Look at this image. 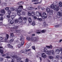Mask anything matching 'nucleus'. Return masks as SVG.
<instances>
[{"mask_svg": "<svg viewBox=\"0 0 62 62\" xmlns=\"http://www.w3.org/2000/svg\"><path fill=\"white\" fill-rule=\"evenodd\" d=\"M2 57H5L6 56L5 55V54H3V55H2Z\"/></svg>", "mask_w": 62, "mask_h": 62, "instance_id": "56", "label": "nucleus"}, {"mask_svg": "<svg viewBox=\"0 0 62 62\" xmlns=\"http://www.w3.org/2000/svg\"><path fill=\"white\" fill-rule=\"evenodd\" d=\"M31 16H33L35 15V12H32L31 13Z\"/></svg>", "mask_w": 62, "mask_h": 62, "instance_id": "28", "label": "nucleus"}, {"mask_svg": "<svg viewBox=\"0 0 62 62\" xmlns=\"http://www.w3.org/2000/svg\"><path fill=\"white\" fill-rule=\"evenodd\" d=\"M37 54L38 55H41V53H40V52H38L37 53Z\"/></svg>", "mask_w": 62, "mask_h": 62, "instance_id": "47", "label": "nucleus"}, {"mask_svg": "<svg viewBox=\"0 0 62 62\" xmlns=\"http://www.w3.org/2000/svg\"><path fill=\"white\" fill-rule=\"evenodd\" d=\"M15 38H14V39H10L9 41L10 42V43H11V42H12L13 41H14V39Z\"/></svg>", "mask_w": 62, "mask_h": 62, "instance_id": "26", "label": "nucleus"}, {"mask_svg": "<svg viewBox=\"0 0 62 62\" xmlns=\"http://www.w3.org/2000/svg\"><path fill=\"white\" fill-rule=\"evenodd\" d=\"M32 36H35V34H32L31 35Z\"/></svg>", "mask_w": 62, "mask_h": 62, "instance_id": "61", "label": "nucleus"}, {"mask_svg": "<svg viewBox=\"0 0 62 62\" xmlns=\"http://www.w3.org/2000/svg\"><path fill=\"white\" fill-rule=\"evenodd\" d=\"M34 17L35 19H37V17L36 16H34Z\"/></svg>", "mask_w": 62, "mask_h": 62, "instance_id": "58", "label": "nucleus"}, {"mask_svg": "<svg viewBox=\"0 0 62 62\" xmlns=\"http://www.w3.org/2000/svg\"><path fill=\"white\" fill-rule=\"evenodd\" d=\"M8 13L9 14V15H10V13H11V11L10 10H8Z\"/></svg>", "mask_w": 62, "mask_h": 62, "instance_id": "30", "label": "nucleus"}, {"mask_svg": "<svg viewBox=\"0 0 62 62\" xmlns=\"http://www.w3.org/2000/svg\"><path fill=\"white\" fill-rule=\"evenodd\" d=\"M60 51L59 49H57L56 50L55 52L57 54H58L60 53Z\"/></svg>", "mask_w": 62, "mask_h": 62, "instance_id": "18", "label": "nucleus"}, {"mask_svg": "<svg viewBox=\"0 0 62 62\" xmlns=\"http://www.w3.org/2000/svg\"><path fill=\"white\" fill-rule=\"evenodd\" d=\"M51 8H54V10H56V11H58L59 8V6H58L57 8L56 5H55L54 6L53 4H52L51 5Z\"/></svg>", "mask_w": 62, "mask_h": 62, "instance_id": "6", "label": "nucleus"}, {"mask_svg": "<svg viewBox=\"0 0 62 62\" xmlns=\"http://www.w3.org/2000/svg\"><path fill=\"white\" fill-rule=\"evenodd\" d=\"M7 38V39H8L9 38V35L8 34H7L6 35Z\"/></svg>", "mask_w": 62, "mask_h": 62, "instance_id": "43", "label": "nucleus"}, {"mask_svg": "<svg viewBox=\"0 0 62 62\" xmlns=\"http://www.w3.org/2000/svg\"><path fill=\"white\" fill-rule=\"evenodd\" d=\"M3 60V58L2 57H0V61H2Z\"/></svg>", "mask_w": 62, "mask_h": 62, "instance_id": "35", "label": "nucleus"}, {"mask_svg": "<svg viewBox=\"0 0 62 62\" xmlns=\"http://www.w3.org/2000/svg\"><path fill=\"white\" fill-rule=\"evenodd\" d=\"M23 17L21 16H20V17H19L18 18V20L17 19L15 20V23H18L19 22V23H21V24H22L23 23Z\"/></svg>", "mask_w": 62, "mask_h": 62, "instance_id": "5", "label": "nucleus"}, {"mask_svg": "<svg viewBox=\"0 0 62 62\" xmlns=\"http://www.w3.org/2000/svg\"><path fill=\"white\" fill-rule=\"evenodd\" d=\"M3 17H1L0 18V21H3Z\"/></svg>", "mask_w": 62, "mask_h": 62, "instance_id": "33", "label": "nucleus"}, {"mask_svg": "<svg viewBox=\"0 0 62 62\" xmlns=\"http://www.w3.org/2000/svg\"><path fill=\"white\" fill-rule=\"evenodd\" d=\"M8 9H9V8L8 7H6L5 8V9L6 10H8Z\"/></svg>", "mask_w": 62, "mask_h": 62, "instance_id": "48", "label": "nucleus"}, {"mask_svg": "<svg viewBox=\"0 0 62 62\" xmlns=\"http://www.w3.org/2000/svg\"><path fill=\"white\" fill-rule=\"evenodd\" d=\"M42 19H44L45 17L43 16H42Z\"/></svg>", "mask_w": 62, "mask_h": 62, "instance_id": "63", "label": "nucleus"}, {"mask_svg": "<svg viewBox=\"0 0 62 62\" xmlns=\"http://www.w3.org/2000/svg\"><path fill=\"white\" fill-rule=\"evenodd\" d=\"M8 53H6L5 54V56H8Z\"/></svg>", "mask_w": 62, "mask_h": 62, "instance_id": "52", "label": "nucleus"}, {"mask_svg": "<svg viewBox=\"0 0 62 62\" xmlns=\"http://www.w3.org/2000/svg\"><path fill=\"white\" fill-rule=\"evenodd\" d=\"M61 26V25H55V27H60V26Z\"/></svg>", "mask_w": 62, "mask_h": 62, "instance_id": "31", "label": "nucleus"}, {"mask_svg": "<svg viewBox=\"0 0 62 62\" xmlns=\"http://www.w3.org/2000/svg\"><path fill=\"white\" fill-rule=\"evenodd\" d=\"M36 15L37 16H38V17H39V16H41H41H42L41 13H39V11L36 12Z\"/></svg>", "mask_w": 62, "mask_h": 62, "instance_id": "10", "label": "nucleus"}, {"mask_svg": "<svg viewBox=\"0 0 62 62\" xmlns=\"http://www.w3.org/2000/svg\"><path fill=\"white\" fill-rule=\"evenodd\" d=\"M23 20L24 21H27V18L26 17H23Z\"/></svg>", "mask_w": 62, "mask_h": 62, "instance_id": "42", "label": "nucleus"}, {"mask_svg": "<svg viewBox=\"0 0 62 62\" xmlns=\"http://www.w3.org/2000/svg\"><path fill=\"white\" fill-rule=\"evenodd\" d=\"M46 10L48 13H49L50 11V9L48 8H46Z\"/></svg>", "mask_w": 62, "mask_h": 62, "instance_id": "20", "label": "nucleus"}, {"mask_svg": "<svg viewBox=\"0 0 62 62\" xmlns=\"http://www.w3.org/2000/svg\"><path fill=\"white\" fill-rule=\"evenodd\" d=\"M11 17L12 19L13 20V19H14V15H11Z\"/></svg>", "mask_w": 62, "mask_h": 62, "instance_id": "32", "label": "nucleus"}, {"mask_svg": "<svg viewBox=\"0 0 62 62\" xmlns=\"http://www.w3.org/2000/svg\"><path fill=\"white\" fill-rule=\"evenodd\" d=\"M21 38L20 40L21 41H22L21 43V45L20 44L18 43L17 44V46L18 48H20V47H21V46H22L24 44V37L23 36L22 37L21 36Z\"/></svg>", "mask_w": 62, "mask_h": 62, "instance_id": "3", "label": "nucleus"}, {"mask_svg": "<svg viewBox=\"0 0 62 62\" xmlns=\"http://www.w3.org/2000/svg\"><path fill=\"white\" fill-rule=\"evenodd\" d=\"M31 39L32 41H34V42L37 41V39L36 38H34V37H31Z\"/></svg>", "mask_w": 62, "mask_h": 62, "instance_id": "9", "label": "nucleus"}, {"mask_svg": "<svg viewBox=\"0 0 62 62\" xmlns=\"http://www.w3.org/2000/svg\"><path fill=\"white\" fill-rule=\"evenodd\" d=\"M28 10H32V9L30 7L28 8Z\"/></svg>", "mask_w": 62, "mask_h": 62, "instance_id": "55", "label": "nucleus"}, {"mask_svg": "<svg viewBox=\"0 0 62 62\" xmlns=\"http://www.w3.org/2000/svg\"><path fill=\"white\" fill-rule=\"evenodd\" d=\"M22 13L23 15H25V13L24 12H22Z\"/></svg>", "mask_w": 62, "mask_h": 62, "instance_id": "51", "label": "nucleus"}, {"mask_svg": "<svg viewBox=\"0 0 62 62\" xmlns=\"http://www.w3.org/2000/svg\"><path fill=\"white\" fill-rule=\"evenodd\" d=\"M29 23H31L32 22V19L31 18H29Z\"/></svg>", "mask_w": 62, "mask_h": 62, "instance_id": "24", "label": "nucleus"}, {"mask_svg": "<svg viewBox=\"0 0 62 62\" xmlns=\"http://www.w3.org/2000/svg\"><path fill=\"white\" fill-rule=\"evenodd\" d=\"M56 57L57 58H59V56H56Z\"/></svg>", "mask_w": 62, "mask_h": 62, "instance_id": "60", "label": "nucleus"}, {"mask_svg": "<svg viewBox=\"0 0 62 62\" xmlns=\"http://www.w3.org/2000/svg\"><path fill=\"white\" fill-rule=\"evenodd\" d=\"M28 14L29 16H31V15H32L31 13H30V12H28Z\"/></svg>", "mask_w": 62, "mask_h": 62, "instance_id": "36", "label": "nucleus"}, {"mask_svg": "<svg viewBox=\"0 0 62 62\" xmlns=\"http://www.w3.org/2000/svg\"><path fill=\"white\" fill-rule=\"evenodd\" d=\"M8 47H9V48H13V46L11 45H10V44H8Z\"/></svg>", "mask_w": 62, "mask_h": 62, "instance_id": "21", "label": "nucleus"}, {"mask_svg": "<svg viewBox=\"0 0 62 62\" xmlns=\"http://www.w3.org/2000/svg\"><path fill=\"white\" fill-rule=\"evenodd\" d=\"M39 58H40V61H42V58H41V57H40Z\"/></svg>", "mask_w": 62, "mask_h": 62, "instance_id": "64", "label": "nucleus"}, {"mask_svg": "<svg viewBox=\"0 0 62 62\" xmlns=\"http://www.w3.org/2000/svg\"><path fill=\"white\" fill-rule=\"evenodd\" d=\"M38 20L39 21H42V18H37Z\"/></svg>", "mask_w": 62, "mask_h": 62, "instance_id": "38", "label": "nucleus"}, {"mask_svg": "<svg viewBox=\"0 0 62 62\" xmlns=\"http://www.w3.org/2000/svg\"><path fill=\"white\" fill-rule=\"evenodd\" d=\"M3 48V47L2 46H0V52L1 54H3L4 53V50L3 49H1Z\"/></svg>", "mask_w": 62, "mask_h": 62, "instance_id": "11", "label": "nucleus"}, {"mask_svg": "<svg viewBox=\"0 0 62 62\" xmlns=\"http://www.w3.org/2000/svg\"><path fill=\"white\" fill-rule=\"evenodd\" d=\"M40 2H39L36 3L35 2L34 3V5H37V4H40Z\"/></svg>", "mask_w": 62, "mask_h": 62, "instance_id": "29", "label": "nucleus"}, {"mask_svg": "<svg viewBox=\"0 0 62 62\" xmlns=\"http://www.w3.org/2000/svg\"><path fill=\"white\" fill-rule=\"evenodd\" d=\"M46 22H44L43 23V24H44V25L45 26H48V24H46Z\"/></svg>", "mask_w": 62, "mask_h": 62, "instance_id": "25", "label": "nucleus"}, {"mask_svg": "<svg viewBox=\"0 0 62 62\" xmlns=\"http://www.w3.org/2000/svg\"><path fill=\"white\" fill-rule=\"evenodd\" d=\"M8 22H10V23L11 24H13L14 23V21L12 19L11 20L10 19H8Z\"/></svg>", "mask_w": 62, "mask_h": 62, "instance_id": "12", "label": "nucleus"}, {"mask_svg": "<svg viewBox=\"0 0 62 62\" xmlns=\"http://www.w3.org/2000/svg\"><path fill=\"white\" fill-rule=\"evenodd\" d=\"M26 39L28 41H29L30 40V39H31V38L30 39V38L29 37H27Z\"/></svg>", "mask_w": 62, "mask_h": 62, "instance_id": "37", "label": "nucleus"}, {"mask_svg": "<svg viewBox=\"0 0 62 62\" xmlns=\"http://www.w3.org/2000/svg\"><path fill=\"white\" fill-rule=\"evenodd\" d=\"M49 14L50 15H52L53 14V12H54V11L53 10H51L49 11Z\"/></svg>", "mask_w": 62, "mask_h": 62, "instance_id": "19", "label": "nucleus"}, {"mask_svg": "<svg viewBox=\"0 0 62 62\" xmlns=\"http://www.w3.org/2000/svg\"><path fill=\"white\" fill-rule=\"evenodd\" d=\"M60 51L61 52V53L62 54V48L60 49Z\"/></svg>", "mask_w": 62, "mask_h": 62, "instance_id": "62", "label": "nucleus"}, {"mask_svg": "<svg viewBox=\"0 0 62 62\" xmlns=\"http://www.w3.org/2000/svg\"><path fill=\"white\" fill-rule=\"evenodd\" d=\"M46 47H47V48H49V49H50V48H51V49H52V48H53V46L51 45H50V46H46Z\"/></svg>", "mask_w": 62, "mask_h": 62, "instance_id": "16", "label": "nucleus"}, {"mask_svg": "<svg viewBox=\"0 0 62 62\" xmlns=\"http://www.w3.org/2000/svg\"><path fill=\"white\" fill-rule=\"evenodd\" d=\"M13 54H14V55H13L12 56L11 55V56L13 58V59H17V60L20 61L22 59L21 58L17 57V54L16 53H15V52H13Z\"/></svg>", "mask_w": 62, "mask_h": 62, "instance_id": "4", "label": "nucleus"}, {"mask_svg": "<svg viewBox=\"0 0 62 62\" xmlns=\"http://www.w3.org/2000/svg\"><path fill=\"white\" fill-rule=\"evenodd\" d=\"M23 4V1H21L20 2H19L18 3H17L16 4L17 5H22Z\"/></svg>", "mask_w": 62, "mask_h": 62, "instance_id": "15", "label": "nucleus"}, {"mask_svg": "<svg viewBox=\"0 0 62 62\" xmlns=\"http://www.w3.org/2000/svg\"><path fill=\"white\" fill-rule=\"evenodd\" d=\"M7 18H8L9 19V18H10V15H9L7 16Z\"/></svg>", "mask_w": 62, "mask_h": 62, "instance_id": "49", "label": "nucleus"}, {"mask_svg": "<svg viewBox=\"0 0 62 62\" xmlns=\"http://www.w3.org/2000/svg\"><path fill=\"white\" fill-rule=\"evenodd\" d=\"M6 27L7 28H9V26L7 25H6Z\"/></svg>", "mask_w": 62, "mask_h": 62, "instance_id": "57", "label": "nucleus"}, {"mask_svg": "<svg viewBox=\"0 0 62 62\" xmlns=\"http://www.w3.org/2000/svg\"><path fill=\"white\" fill-rule=\"evenodd\" d=\"M5 58H10V56H6V57Z\"/></svg>", "mask_w": 62, "mask_h": 62, "instance_id": "46", "label": "nucleus"}, {"mask_svg": "<svg viewBox=\"0 0 62 62\" xmlns=\"http://www.w3.org/2000/svg\"><path fill=\"white\" fill-rule=\"evenodd\" d=\"M37 8L39 9H40V6H38Z\"/></svg>", "mask_w": 62, "mask_h": 62, "instance_id": "54", "label": "nucleus"}, {"mask_svg": "<svg viewBox=\"0 0 62 62\" xmlns=\"http://www.w3.org/2000/svg\"><path fill=\"white\" fill-rule=\"evenodd\" d=\"M29 47V46L27 45L26 46V48H28Z\"/></svg>", "mask_w": 62, "mask_h": 62, "instance_id": "59", "label": "nucleus"}, {"mask_svg": "<svg viewBox=\"0 0 62 62\" xmlns=\"http://www.w3.org/2000/svg\"><path fill=\"white\" fill-rule=\"evenodd\" d=\"M28 61H29V60H28V59L27 58H26V60L25 61V62H28Z\"/></svg>", "mask_w": 62, "mask_h": 62, "instance_id": "40", "label": "nucleus"}, {"mask_svg": "<svg viewBox=\"0 0 62 62\" xmlns=\"http://www.w3.org/2000/svg\"><path fill=\"white\" fill-rule=\"evenodd\" d=\"M19 7L17 9H16V11H17V14L18 16H21V12L22 11V9H23V6L22 5H20L19 6Z\"/></svg>", "mask_w": 62, "mask_h": 62, "instance_id": "2", "label": "nucleus"}, {"mask_svg": "<svg viewBox=\"0 0 62 62\" xmlns=\"http://www.w3.org/2000/svg\"><path fill=\"white\" fill-rule=\"evenodd\" d=\"M43 52H46V54H48V55H54V52L53 50H51L50 51L47 50V48H45L43 49Z\"/></svg>", "mask_w": 62, "mask_h": 62, "instance_id": "1", "label": "nucleus"}, {"mask_svg": "<svg viewBox=\"0 0 62 62\" xmlns=\"http://www.w3.org/2000/svg\"><path fill=\"white\" fill-rule=\"evenodd\" d=\"M11 8V9H12V10H13V11H14V10H15V9L14 8H13L12 7Z\"/></svg>", "mask_w": 62, "mask_h": 62, "instance_id": "53", "label": "nucleus"}, {"mask_svg": "<svg viewBox=\"0 0 62 62\" xmlns=\"http://www.w3.org/2000/svg\"><path fill=\"white\" fill-rule=\"evenodd\" d=\"M18 28V26H15L14 27L13 29V31H15V32L17 33H20V31L16 30V29Z\"/></svg>", "mask_w": 62, "mask_h": 62, "instance_id": "8", "label": "nucleus"}, {"mask_svg": "<svg viewBox=\"0 0 62 62\" xmlns=\"http://www.w3.org/2000/svg\"><path fill=\"white\" fill-rule=\"evenodd\" d=\"M59 5L60 7H62V3L61 2H60L59 4Z\"/></svg>", "mask_w": 62, "mask_h": 62, "instance_id": "23", "label": "nucleus"}, {"mask_svg": "<svg viewBox=\"0 0 62 62\" xmlns=\"http://www.w3.org/2000/svg\"><path fill=\"white\" fill-rule=\"evenodd\" d=\"M43 15V16H45V15H46V13H43L42 14Z\"/></svg>", "mask_w": 62, "mask_h": 62, "instance_id": "44", "label": "nucleus"}, {"mask_svg": "<svg viewBox=\"0 0 62 62\" xmlns=\"http://www.w3.org/2000/svg\"><path fill=\"white\" fill-rule=\"evenodd\" d=\"M42 57L43 58H46L47 57V56L44 53H43L42 54Z\"/></svg>", "mask_w": 62, "mask_h": 62, "instance_id": "14", "label": "nucleus"}, {"mask_svg": "<svg viewBox=\"0 0 62 62\" xmlns=\"http://www.w3.org/2000/svg\"><path fill=\"white\" fill-rule=\"evenodd\" d=\"M36 31L37 32V34H41V32H42V33H44L45 32H46V30H37Z\"/></svg>", "mask_w": 62, "mask_h": 62, "instance_id": "7", "label": "nucleus"}, {"mask_svg": "<svg viewBox=\"0 0 62 62\" xmlns=\"http://www.w3.org/2000/svg\"><path fill=\"white\" fill-rule=\"evenodd\" d=\"M3 38L2 37H0V40H3Z\"/></svg>", "mask_w": 62, "mask_h": 62, "instance_id": "50", "label": "nucleus"}, {"mask_svg": "<svg viewBox=\"0 0 62 62\" xmlns=\"http://www.w3.org/2000/svg\"><path fill=\"white\" fill-rule=\"evenodd\" d=\"M32 49L33 50H35L36 49V48H35V46H33L32 47Z\"/></svg>", "mask_w": 62, "mask_h": 62, "instance_id": "45", "label": "nucleus"}, {"mask_svg": "<svg viewBox=\"0 0 62 62\" xmlns=\"http://www.w3.org/2000/svg\"><path fill=\"white\" fill-rule=\"evenodd\" d=\"M31 50L30 49H26L25 50H24V53H26L25 54H27V52H29V51H30Z\"/></svg>", "mask_w": 62, "mask_h": 62, "instance_id": "13", "label": "nucleus"}, {"mask_svg": "<svg viewBox=\"0 0 62 62\" xmlns=\"http://www.w3.org/2000/svg\"><path fill=\"white\" fill-rule=\"evenodd\" d=\"M57 15L58 16H61V13L60 12H58V13H57Z\"/></svg>", "mask_w": 62, "mask_h": 62, "instance_id": "22", "label": "nucleus"}, {"mask_svg": "<svg viewBox=\"0 0 62 62\" xmlns=\"http://www.w3.org/2000/svg\"><path fill=\"white\" fill-rule=\"evenodd\" d=\"M20 53H21V54H23V53H24V50H21L20 51Z\"/></svg>", "mask_w": 62, "mask_h": 62, "instance_id": "34", "label": "nucleus"}, {"mask_svg": "<svg viewBox=\"0 0 62 62\" xmlns=\"http://www.w3.org/2000/svg\"><path fill=\"white\" fill-rule=\"evenodd\" d=\"M10 35L11 37H13V39H14V38L15 39V38H16V37H14V34H13V33H10Z\"/></svg>", "mask_w": 62, "mask_h": 62, "instance_id": "17", "label": "nucleus"}, {"mask_svg": "<svg viewBox=\"0 0 62 62\" xmlns=\"http://www.w3.org/2000/svg\"><path fill=\"white\" fill-rule=\"evenodd\" d=\"M48 57L50 59H52V58H53V57L52 56H49Z\"/></svg>", "mask_w": 62, "mask_h": 62, "instance_id": "41", "label": "nucleus"}, {"mask_svg": "<svg viewBox=\"0 0 62 62\" xmlns=\"http://www.w3.org/2000/svg\"><path fill=\"white\" fill-rule=\"evenodd\" d=\"M35 25V22H33L32 23V25Z\"/></svg>", "mask_w": 62, "mask_h": 62, "instance_id": "39", "label": "nucleus"}, {"mask_svg": "<svg viewBox=\"0 0 62 62\" xmlns=\"http://www.w3.org/2000/svg\"><path fill=\"white\" fill-rule=\"evenodd\" d=\"M1 12L3 13V14H5V10H2L1 11Z\"/></svg>", "mask_w": 62, "mask_h": 62, "instance_id": "27", "label": "nucleus"}]
</instances>
